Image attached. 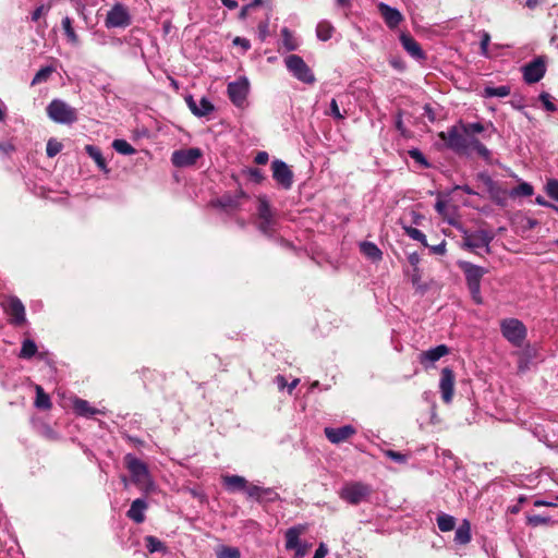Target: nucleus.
<instances>
[{"label":"nucleus","instance_id":"nucleus-3","mask_svg":"<svg viewBox=\"0 0 558 558\" xmlns=\"http://www.w3.org/2000/svg\"><path fill=\"white\" fill-rule=\"evenodd\" d=\"M47 114L60 124H72L77 120L76 110L61 99H53L48 105Z\"/></svg>","mask_w":558,"mask_h":558},{"label":"nucleus","instance_id":"nucleus-20","mask_svg":"<svg viewBox=\"0 0 558 558\" xmlns=\"http://www.w3.org/2000/svg\"><path fill=\"white\" fill-rule=\"evenodd\" d=\"M74 412L83 417H92L96 414H106L104 409H97L90 405L87 400L75 398L72 402Z\"/></svg>","mask_w":558,"mask_h":558},{"label":"nucleus","instance_id":"nucleus-34","mask_svg":"<svg viewBox=\"0 0 558 558\" xmlns=\"http://www.w3.org/2000/svg\"><path fill=\"white\" fill-rule=\"evenodd\" d=\"M112 147L121 155L130 156L135 154V148L125 140H114L112 142Z\"/></svg>","mask_w":558,"mask_h":558},{"label":"nucleus","instance_id":"nucleus-36","mask_svg":"<svg viewBox=\"0 0 558 558\" xmlns=\"http://www.w3.org/2000/svg\"><path fill=\"white\" fill-rule=\"evenodd\" d=\"M62 27L68 37V40L71 44L76 45L78 43V37L72 27V20L69 16H65L62 20Z\"/></svg>","mask_w":558,"mask_h":558},{"label":"nucleus","instance_id":"nucleus-5","mask_svg":"<svg viewBox=\"0 0 558 558\" xmlns=\"http://www.w3.org/2000/svg\"><path fill=\"white\" fill-rule=\"evenodd\" d=\"M284 64L288 71L300 82L304 84L315 83L316 78L313 71L300 56L289 54L284 58Z\"/></svg>","mask_w":558,"mask_h":558},{"label":"nucleus","instance_id":"nucleus-45","mask_svg":"<svg viewBox=\"0 0 558 558\" xmlns=\"http://www.w3.org/2000/svg\"><path fill=\"white\" fill-rule=\"evenodd\" d=\"M62 149V144L56 138H50L46 146L47 156L52 158L58 155Z\"/></svg>","mask_w":558,"mask_h":558},{"label":"nucleus","instance_id":"nucleus-22","mask_svg":"<svg viewBox=\"0 0 558 558\" xmlns=\"http://www.w3.org/2000/svg\"><path fill=\"white\" fill-rule=\"evenodd\" d=\"M147 509V502L143 498L135 499L130 509L126 512L128 518L133 520L135 523H142L145 520V511Z\"/></svg>","mask_w":558,"mask_h":558},{"label":"nucleus","instance_id":"nucleus-32","mask_svg":"<svg viewBox=\"0 0 558 558\" xmlns=\"http://www.w3.org/2000/svg\"><path fill=\"white\" fill-rule=\"evenodd\" d=\"M37 353V345L35 341L32 339H25L22 342V348L20 351V357L22 359H32Z\"/></svg>","mask_w":558,"mask_h":558},{"label":"nucleus","instance_id":"nucleus-28","mask_svg":"<svg viewBox=\"0 0 558 558\" xmlns=\"http://www.w3.org/2000/svg\"><path fill=\"white\" fill-rule=\"evenodd\" d=\"M85 150L88 154V156L96 162L97 167L101 171H104L105 173H109L107 162H106L100 149L97 146L86 145Z\"/></svg>","mask_w":558,"mask_h":558},{"label":"nucleus","instance_id":"nucleus-17","mask_svg":"<svg viewBox=\"0 0 558 558\" xmlns=\"http://www.w3.org/2000/svg\"><path fill=\"white\" fill-rule=\"evenodd\" d=\"M185 102L191 112L198 118L207 117L215 110L214 105L206 97H202L199 100H196L190 95L185 97Z\"/></svg>","mask_w":558,"mask_h":558},{"label":"nucleus","instance_id":"nucleus-4","mask_svg":"<svg viewBox=\"0 0 558 558\" xmlns=\"http://www.w3.org/2000/svg\"><path fill=\"white\" fill-rule=\"evenodd\" d=\"M372 493L369 485L362 482L345 483L339 492V497L350 505H359L365 501Z\"/></svg>","mask_w":558,"mask_h":558},{"label":"nucleus","instance_id":"nucleus-47","mask_svg":"<svg viewBox=\"0 0 558 558\" xmlns=\"http://www.w3.org/2000/svg\"><path fill=\"white\" fill-rule=\"evenodd\" d=\"M409 156L415 162L420 163L421 166H423L425 168L429 167V163H428L427 159L425 158V156L423 155V153L420 149H417V148L410 149L409 150Z\"/></svg>","mask_w":558,"mask_h":558},{"label":"nucleus","instance_id":"nucleus-21","mask_svg":"<svg viewBox=\"0 0 558 558\" xmlns=\"http://www.w3.org/2000/svg\"><path fill=\"white\" fill-rule=\"evenodd\" d=\"M400 41H401L402 47L404 48V50L412 58H414L416 60H424L425 59L424 51L422 50L421 46L418 45V43L414 38H412L409 35L402 34L400 36Z\"/></svg>","mask_w":558,"mask_h":558},{"label":"nucleus","instance_id":"nucleus-43","mask_svg":"<svg viewBox=\"0 0 558 558\" xmlns=\"http://www.w3.org/2000/svg\"><path fill=\"white\" fill-rule=\"evenodd\" d=\"M546 194L554 201L558 202V180L549 179L545 184Z\"/></svg>","mask_w":558,"mask_h":558},{"label":"nucleus","instance_id":"nucleus-64","mask_svg":"<svg viewBox=\"0 0 558 558\" xmlns=\"http://www.w3.org/2000/svg\"><path fill=\"white\" fill-rule=\"evenodd\" d=\"M430 248L433 253L444 255L446 253V242L442 241L440 244L434 245Z\"/></svg>","mask_w":558,"mask_h":558},{"label":"nucleus","instance_id":"nucleus-11","mask_svg":"<svg viewBox=\"0 0 558 558\" xmlns=\"http://www.w3.org/2000/svg\"><path fill=\"white\" fill-rule=\"evenodd\" d=\"M203 153L197 147L174 150L171 156V162L178 168L190 167L196 163Z\"/></svg>","mask_w":558,"mask_h":558},{"label":"nucleus","instance_id":"nucleus-25","mask_svg":"<svg viewBox=\"0 0 558 558\" xmlns=\"http://www.w3.org/2000/svg\"><path fill=\"white\" fill-rule=\"evenodd\" d=\"M471 524L464 519L456 530L454 542L459 545H465L471 542Z\"/></svg>","mask_w":558,"mask_h":558},{"label":"nucleus","instance_id":"nucleus-18","mask_svg":"<svg viewBox=\"0 0 558 558\" xmlns=\"http://www.w3.org/2000/svg\"><path fill=\"white\" fill-rule=\"evenodd\" d=\"M378 10L389 28L397 27L403 20V16L398 9L392 8L384 2L378 4Z\"/></svg>","mask_w":558,"mask_h":558},{"label":"nucleus","instance_id":"nucleus-12","mask_svg":"<svg viewBox=\"0 0 558 558\" xmlns=\"http://www.w3.org/2000/svg\"><path fill=\"white\" fill-rule=\"evenodd\" d=\"M449 354L446 344H438L418 354L417 360L425 369L435 367V364L445 355Z\"/></svg>","mask_w":558,"mask_h":558},{"label":"nucleus","instance_id":"nucleus-39","mask_svg":"<svg viewBox=\"0 0 558 558\" xmlns=\"http://www.w3.org/2000/svg\"><path fill=\"white\" fill-rule=\"evenodd\" d=\"M53 71H54V69L52 66L41 68L33 77L32 85L34 86V85L40 84L43 82H46L50 77V75L52 74Z\"/></svg>","mask_w":558,"mask_h":558},{"label":"nucleus","instance_id":"nucleus-19","mask_svg":"<svg viewBox=\"0 0 558 558\" xmlns=\"http://www.w3.org/2000/svg\"><path fill=\"white\" fill-rule=\"evenodd\" d=\"M460 267L464 271L468 286L473 283H481L483 276L487 272L484 267L474 265L469 262H461Z\"/></svg>","mask_w":558,"mask_h":558},{"label":"nucleus","instance_id":"nucleus-58","mask_svg":"<svg viewBox=\"0 0 558 558\" xmlns=\"http://www.w3.org/2000/svg\"><path fill=\"white\" fill-rule=\"evenodd\" d=\"M330 113H331V116H332L335 119H337V120H342V119H344V114H342V113L340 112V109H339V106H338V104H337V100H336V99H332V100L330 101Z\"/></svg>","mask_w":558,"mask_h":558},{"label":"nucleus","instance_id":"nucleus-16","mask_svg":"<svg viewBox=\"0 0 558 558\" xmlns=\"http://www.w3.org/2000/svg\"><path fill=\"white\" fill-rule=\"evenodd\" d=\"M324 433L331 444L338 445L355 435L356 429L352 425H343L341 427H325Z\"/></svg>","mask_w":558,"mask_h":558},{"label":"nucleus","instance_id":"nucleus-14","mask_svg":"<svg viewBox=\"0 0 558 558\" xmlns=\"http://www.w3.org/2000/svg\"><path fill=\"white\" fill-rule=\"evenodd\" d=\"M4 312L11 317L10 323L20 326L25 323V307L16 296H10L4 305Z\"/></svg>","mask_w":558,"mask_h":558},{"label":"nucleus","instance_id":"nucleus-29","mask_svg":"<svg viewBox=\"0 0 558 558\" xmlns=\"http://www.w3.org/2000/svg\"><path fill=\"white\" fill-rule=\"evenodd\" d=\"M510 93H511V88L508 85H501V86H497V87L486 86L482 92V96L485 98H493V97L505 98V97L509 96Z\"/></svg>","mask_w":558,"mask_h":558},{"label":"nucleus","instance_id":"nucleus-8","mask_svg":"<svg viewBox=\"0 0 558 558\" xmlns=\"http://www.w3.org/2000/svg\"><path fill=\"white\" fill-rule=\"evenodd\" d=\"M250 84L246 77H240L228 84V96L236 107H243L248 95Z\"/></svg>","mask_w":558,"mask_h":558},{"label":"nucleus","instance_id":"nucleus-55","mask_svg":"<svg viewBox=\"0 0 558 558\" xmlns=\"http://www.w3.org/2000/svg\"><path fill=\"white\" fill-rule=\"evenodd\" d=\"M14 150L15 147L11 142H0V155L2 157L10 156Z\"/></svg>","mask_w":558,"mask_h":558},{"label":"nucleus","instance_id":"nucleus-9","mask_svg":"<svg viewBox=\"0 0 558 558\" xmlns=\"http://www.w3.org/2000/svg\"><path fill=\"white\" fill-rule=\"evenodd\" d=\"M105 24L108 28L126 27L131 24V16L121 3H116L107 13Z\"/></svg>","mask_w":558,"mask_h":558},{"label":"nucleus","instance_id":"nucleus-6","mask_svg":"<svg viewBox=\"0 0 558 558\" xmlns=\"http://www.w3.org/2000/svg\"><path fill=\"white\" fill-rule=\"evenodd\" d=\"M125 466L129 470L133 483L147 484L150 482V475L146 463L141 461L132 453H128L124 457Z\"/></svg>","mask_w":558,"mask_h":558},{"label":"nucleus","instance_id":"nucleus-2","mask_svg":"<svg viewBox=\"0 0 558 558\" xmlns=\"http://www.w3.org/2000/svg\"><path fill=\"white\" fill-rule=\"evenodd\" d=\"M502 337L514 347H522L527 330L525 325L518 318H505L500 322Z\"/></svg>","mask_w":558,"mask_h":558},{"label":"nucleus","instance_id":"nucleus-50","mask_svg":"<svg viewBox=\"0 0 558 558\" xmlns=\"http://www.w3.org/2000/svg\"><path fill=\"white\" fill-rule=\"evenodd\" d=\"M279 499L278 493L269 487H263L262 501L272 502Z\"/></svg>","mask_w":558,"mask_h":558},{"label":"nucleus","instance_id":"nucleus-26","mask_svg":"<svg viewBox=\"0 0 558 558\" xmlns=\"http://www.w3.org/2000/svg\"><path fill=\"white\" fill-rule=\"evenodd\" d=\"M360 250L368 259L373 262H379L383 258V252L373 242L364 241L360 243Z\"/></svg>","mask_w":558,"mask_h":558},{"label":"nucleus","instance_id":"nucleus-62","mask_svg":"<svg viewBox=\"0 0 558 558\" xmlns=\"http://www.w3.org/2000/svg\"><path fill=\"white\" fill-rule=\"evenodd\" d=\"M269 159V156L266 151H259L257 153V155L255 156V159L254 161L257 163V165H265L267 163Z\"/></svg>","mask_w":558,"mask_h":558},{"label":"nucleus","instance_id":"nucleus-48","mask_svg":"<svg viewBox=\"0 0 558 558\" xmlns=\"http://www.w3.org/2000/svg\"><path fill=\"white\" fill-rule=\"evenodd\" d=\"M262 492L263 487L254 484H248L246 488V495L248 498L255 499L262 502Z\"/></svg>","mask_w":558,"mask_h":558},{"label":"nucleus","instance_id":"nucleus-61","mask_svg":"<svg viewBox=\"0 0 558 558\" xmlns=\"http://www.w3.org/2000/svg\"><path fill=\"white\" fill-rule=\"evenodd\" d=\"M328 554V548L324 543H320L314 554L313 558H324Z\"/></svg>","mask_w":558,"mask_h":558},{"label":"nucleus","instance_id":"nucleus-23","mask_svg":"<svg viewBox=\"0 0 558 558\" xmlns=\"http://www.w3.org/2000/svg\"><path fill=\"white\" fill-rule=\"evenodd\" d=\"M223 484L229 492H246L247 481L240 475H227L223 477Z\"/></svg>","mask_w":558,"mask_h":558},{"label":"nucleus","instance_id":"nucleus-40","mask_svg":"<svg viewBox=\"0 0 558 558\" xmlns=\"http://www.w3.org/2000/svg\"><path fill=\"white\" fill-rule=\"evenodd\" d=\"M145 542L148 551L151 554L157 551H163L166 549L163 543L155 536H146Z\"/></svg>","mask_w":558,"mask_h":558},{"label":"nucleus","instance_id":"nucleus-24","mask_svg":"<svg viewBox=\"0 0 558 558\" xmlns=\"http://www.w3.org/2000/svg\"><path fill=\"white\" fill-rule=\"evenodd\" d=\"M304 532V527L302 525L292 526L286 532V548L288 550H293L301 543L300 536Z\"/></svg>","mask_w":558,"mask_h":558},{"label":"nucleus","instance_id":"nucleus-30","mask_svg":"<svg viewBox=\"0 0 558 558\" xmlns=\"http://www.w3.org/2000/svg\"><path fill=\"white\" fill-rule=\"evenodd\" d=\"M335 32L333 25L326 20L318 22L316 26V36L322 41H327L332 37Z\"/></svg>","mask_w":558,"mask_h":558},{"label":"nucleus","instance_id":"nucleus-31","mask_svg":"<svg viewBox=\"0 0 558 558\" xmlns=\"http://www.w3.org/2000/svg\"><path fill=\"white\" fill-rule=\"evenodd\" d=\"M436 521L437 526L441 532H450L456 526V518L445 512L439 513Z\"/></svg>","mask_w":558,"mask_h":558},{"label":"nucleus","instance_id":"nucleus-59","mask_svg":"<svg viewBox=\"0 0 558 558\" xmlns=\"http://www.w3.org/2000/svg\"><path fill=\"white\" fill-rule=\"evenodd\" d=\"M423 110H424V116L427 117V119L430 121V122H434L436 121L437 119V114L434 110V108L429 105V104H426L424 107H423Z\"/></svg>","mask_w":558,"mask_h":558},{"label":"nucleus","instance_id":"nucleus-37","mask_svg":"<svg viewBox=\"0 0 558 558\" xmlns=\"http://www.w3.org/2000/svg\"><path fill=\"white\" fill-rule=\"evenodd\" d=\"M281 36H282V43L287 50L293 51L298 48V41L293 37L292 33L287 28L283 27L281 29Z\"/></svg>","mask_w":558,"mask_h":558},{"label":"nucleus","instance_id":"nucleus-63","mask_svg":"<svg viewBox=\"0 0 558 558\" xmlns=\"http://www.w3.org/2000/svg\"><path fill=\"white\" fill-rule=\"evenodd\" d=\"M275 381H276L279 390H284L288 387L287 379L282 375L276 376Z\"/></svg>","mask_w":558,"mask_h":558},{"label":"nucleus","instance_id":"nucleus-41","mask_svg":"<svg viewBox=\"0 0 558 558\" xmlns=\"http://www.w3.org/2000/svg\"><path fill=\"white\" fill-rule=\"evenodd\" d=\"M404 231L407 235H409L412 240H415L422 243L423 245L427 246L426 235L421 230L413 227H405Z\"/></svg>","mask_w":558,"mask_h":558},{"label":"nucleus","instance_id":"nucleus-1","mask_svg":"<svg viewBox=\"0 0 558 558\" xmlns=\"http://www.w3.org/2000/svg\"><path fill=\"white\" fill-rule=\"evenodd\" d=\"M439 137L445 142L447 148L459 155H470L471 145L475 137H470L462 131L461 124L449 128L446 132H440Z\"/></svg>","mask_w":558,"mask_h":558},{"label":"nucleus","instance_id":"nucleus-53","mask_svg":"<svg viewBox=\"0 0 558 558\" xmlns=\"http://www.w3.org/2000/svg\"><path fill=\"white\" fill-rule=\"evenodd\" d=\"M490 41V36L488 33L483 32L481 36V54L484 57H488V46Z\"/></svg>","mask_w":558,"mask_h":558},{"label":"nucleus","instance_id":"nucleus-42","mask_svg":"<svg viewBox=\"0 0 558 558\" xmlns=\"http://www.w3.org/2000/svg\"><path fill=\"white\" fill-rule=\"evenodd\" d=\"M476 151L477 155H480L485 160H488L490 158V151L489 149L483 145L477 138H474L471 145V153Z\"/></svg>","mask_w":558,"mask_h":558},{"label":"nucleus","instance_id":"nucleus-35","mask_svg":"<svg viewBox=\"0 0 558 558\" xmlns=\"http://www.w3.org/2000/svg\"><path fill=\"white\" fill-rule=\"evenodd\" d=\"M533 193H534V189L530 183L521 182L519 185H517L514 189L511 190L510 196L511 197L532 196Z\"/></svg>","mask_w":558,"mask_h":558},{"label":"nucleus","instance_id":"nucleus-33","mask_svg":"<svg viewBox=\"0 0 558 558\" xmlns=\"http://www.w3.org/2000/svg\"><path fill=\"white\" fill-rule=\"evenodd\" d=\"M35 405L38 409H50L51 401L47 393H45L41 386H36V399H35Z\"/></svg>","mask_w":558,"mask_h":558},{"label":"nucleus","instance_id":"nucleus-15","mask_svg":"<svg viewBox=\"0 0 558 558\" xmlns=\"http://www.w3.org/2000/svg\"><path fill=\"white\" fill-rule=\"evenodd\" d=\"M274 179L284 189H290L293 182L292 171L286 162L276 159L271 163Z\"/></svg>","mask_w":558,"mask_h":558},{"label":"nucleus","instance_id":"nucleus-57","mask_svg":"<svg viewBox=\"0 0 558 558\" xmlns=\"http://www.w3.org/2000/svg\"><path fill=\"white\" fill-rule=\"evenodd\" d=\"M469 290L472 294V298L473 300L476 302V303H481L482 302V298H481V283H473V284H469Z\"/></svg>","mask_w":558,"mask_h":558},{"label":"nucleus","instance_id":"nucleus-46","mask_svg":"<svg viewBox=\"0 0 558 558\" xmlns=\"http://www.w3.org/2000/svg\"><path fill=\"white\" fill-rule=\"evenodd\" d=\"M258 217L259 220H267L268 218H272L269 204L265 198L259 199Z\"/></svg>","mask_w":558,"mask_h":558},{"label":"nucleus","instance_id":"nucleus-56","mask_svg":"<svg viewBox=\"0 0 558 558\" xmlns=\"http://www.w3.org/2000/svg\"><path fill=\"white\" fill-rule=\"evenodd\" d=\"M272 225H274L272 218H268L267 220H260L259 225H258V229L265 234H270L272 231Z\"/></svg>","mask_w":558,"mask_h":558},{"label":"nucleus","instance_id":"nucleus-10","mask_svg":"<svg viewBox=\"0 0 558 558\" xmlns=\"http://www.w3.org/2000/svg\"><path fill=\"white\" fill-rule=\"evenodd\" d=\"M493 238V234L486 230H477L472 233L465 232L463 236V247L468 250L486 247V252H489V244Z\"/></svg>","mask_w":558,"mask_h":558},{"label":"nucleus","instance_id":"nucleus-13","mask_svg":"<svg viewBox=\"0 0 558 558\" xmlns=\"http://www.w3.org/2000/svg\"><path fill=\"white\" fill-rule=\"evenodd\" d=\"M456 376L451 368L445 367L440 373L439 390L441 399L445 403L449 404L452 401L454 393Z\"/></svg>","mask_w":558,"mask_h":558},{"label":"nucleus","instance_id":"nucleus-38","mask_svg":"<svg viewBox=\"0 0 558 558\" xmlns=\"http://www.w3.org/2000/svg\"><path fill=\"white\" fill-rule=\"evenodd\" d=\"M462 126V131L466 133L470 137H474V134H478L485 131V126L481 122H473V123H462L460 122Z\"/></svg>","mask_w":558,"mask_h":558},{"label":"nucleus","instance_id":"nucleus-7","mask_svg":"<svg viewBox=\"0 0 558 558\" xmlns=\"http://www.w3.org/2000/svg\"><path fill=\"white\" fill-rule=\"evenodd\" d=\"M523 80L526 84L539 82L546 74V58L538 56L522 66Z\"/></svg>","mask_w":558,"mask_h":558},{"label":"nucleus","instance_id":"nucleus-27","mask_svg":"<svg viewBox=\"0 0 558 558\" xmlns=\"http://www.w3.org/2000/svg\"><path fill=\"white\" fill-rule=\"evenodd\" d=\"M242 197H246L242 191L235 195L225 194L217 201V204L225 209H233L240 205V198Z\"/></svg>","mask_w":558,"mask_h":558},{"label":"nucleus","instance_id":"nucleus-60","mask_svg":"<svg viewBox=\"0 0 558 558\" xmlns=\"http://www.w3.org/2000/svg\"><path fill=\"white\" fill-rule=\"evenodd\" d=\"M48 12V8L45 5H39L35 9V11L32 13V21L36 22L40 19L43 14H46Z\"/></svg>","mask_w":558,"mask_h":558},{"label":"nucleus","instance_id":"nucleus-51","mask_svg":"<svg viewBox=\"0 0 558 558\" xmlns=\"http://www.w3.org/2000/svg\"><path fill=\"white\" fill-rule=\"evenodd\" d=\"M539 100L542 101L544 108L547 111H549V112L556 111L557 108H556L555 104L551 101L550 95L548 93L543 92L539 95Z\"/></svg>","mask_w":558,"mask_h":558},{"label":"nucleus","instance_id":"nucleus-44","mask_svg":"<svg viewBox=\"0 0 558 558\" xmlns=\"http://www.w3.org/2000/svg\"><path fill=\"white\" fill-rule=\"evenodd\" d=\"M533 355L529 352H522L519 354V361H518V369L521 373H524L530 369V364L532 361Z\"/></svg>","mask_w":558,"mask_h":558},{"label":"nucleus","instance_id":"nucleus-49","mask_svg":"<svg viewBox=\"0 0 558 558\" xmlns=\"http://www.w3.org/2000/svg\"><path fill=\"white\" fill-rule=\"evenodd\" d=\"M218 558H240V551L234 547H222L218 553Z\"/></svg>","mask_w":558,"mask_h":558},{"label":"nucleus","instance_id":"nucleus-54","mask_svg":"<svg viewBox=\"0 0 558 558\" xmlns=\"http://www.w3.org/2000/svg\"><path fill=\"white\" fill-rule=\"evenodd\" d=\"M549 521H550L549 518L542 517V515H538V514H534V515H531V517L527 518V522L532 526H538V525H542V524H546Z\"/></svg>","mask_w":558,"mask_h":558},{"label":"nucleus","instance_id":"nucleus-52","mask_svg":"<svg viewBox=\"0 0 558 558\" xmlns=\"http://www.w3.org/2000/svg\"><path fill=\"white\" fill-rule=\"evenodd\" d=\"M385 456L400 464H403L408 461V457L405 454L393 450H386Z\"/></svg>","mask_w":558,"mask_h":558}]
</instances>
